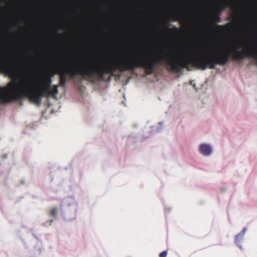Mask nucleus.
Returning a JSON list of instances; mask_svg holds the SVG:
<instances>
[{
    "instance_id": "nucleus-1",
    "label": "nucleus",
    "mask_w": 257,
    "mask_h": 257,
    "mask_svg": "<svg viewBox=\"0 0 257 257\" xmlns=\"http://www.w3.org/2000/svg\"><path fill=\"white\" fill-rule=\"evenodd\" d=\"M44 96L41 90H38L31 81L26 80L19 85L13 93V99L21 105L24 99H28L39 106Z\"/></svg>"
},
{
    "instance_id": "nucleus-2",
    "label": "nucleus",
    "mask_w": 257,
    "mask_h": 257,
    "mask_svg": "<svg viewBox=\"0 0 257 257\" xmlns=\"http://www.w3.org/2000/svg\"><path fill=\"white\" fill-rule=\"evenodd\" d=\"M77 205L74 198L69 196L64 198L61 202L60 210L61 216L65 221H71L76 216Z\"/></svg>"
},
{
    "instance_id": "nucleus-3",
    "label": "nucleus",
    "mask_w": 257,
    "mask_h": 257,
    "mask_svg": "<svg viewBox=\"0 0 257 257\" xmlns=\"http://www.w3.org/2000/svg\"><path fill=\"white\" fill-rule=\"evenodd\" d=\"M52 75L51 73H47L45 74L41 80V87L42 89L46 90V97H47V101H48V106L51 104L48 102L49 98L52 97L55 99H57V95L58 93V87L56 85H52Z\"/></svg>"
},
{
    "instance_id": "nucleus-4",
    "label": "nucleus",
    "mask_w": 257,
    "mask_h": 257,
    "mask_svg": "<svg viewBox=\"0 0 257 257\" xmlns=\"http://www.w3.org/2000/svg\"><path fill=\"white\" fill-rule=\"evenodd\" d=\"M198 151L204 156H209L212 153L213 148L210 144L202 143L200 145Z\"/></svg>"
},
{
    "instance_id": "nucleus-5",
    "label": "nucleus",
    "mask_w": 257,
    "mask_h": 257,
    "mask_svg": "<svg viewBox=\"0 0 257 257\" xmlns=\"http://www.w3.org/2000/svg\"><path fill=\"white\" fill-rule=\"evenodd\" d=\"M231 5V0H222L216 6L214 9L215 14L220 15L226 7L230 6Z\"/></svg>"
},
{
    "instance_id": "nucleus-6",
    "label": "nucleus",
    "mask_w": 257,
    "mask_h": 257,
    "mask_svg": "<svg viewBox=\"0 0 257 257\" xmlns=\"http://www.w3.org/2000/svg\"><path fill=\"white\" fill-rule=\"evenodd\" d=\"M246 230L247 228L244 227L235 237V243L241 250H242V246L241 245L240 241L243 239Z\"/></svg>"
},
{
    "instance_id": "nucleus-7",
    "label": "nucleus",
    "mask_w": 257,
    "mask_h": 257,
    "mask_svg": "<svg viewBox=\"0 0 257 257\" xmlns=\"http://www.w3.org/2000/svg\"><path fill=\"white\" fill-rule=\"evenodd\" d=\"M162 122H160L158 125L156 126H152L151 127V134L159 133L161 131L162 128Z\"/></svg>"
},
{
    "instance_id": "nucleus-8",
    "label": "nucleus",
    "mask_w": 257,
    "mask_h": 257,
    "mask_svg": "<svg viewBox=\"0 0 257 257\" xmlns=\"http://www.w3.org/2000/svg\"><path fill=\"white\" fill-rule=\"evenodd\" d=\"M58 213V208L57 207H54L49 211V214L50 216L56 219L57 218Z\"/></svg>"
},
{
    "instance_id": "nucleus-9",
    "label": "nucleus",
    "mask_w": 257,
    "mask_h": 257,
    "mask_svg": "<svg viewBox=\"0 0 257 257\" xmlns=\"http://www.w3.org/2000/svg\"><path fill=\"white\" fill-rule=\"evenodd\" d=\"M183 52V50L182 49H174L172 51H168L167 52V55H177V54L179 53H182Z\"/></svg>"
},
{
    "instance_id": "nucleus-10",
    "label": "nucleus",
    "mask_w": 257,
    "mask_h": 257,
    "mask_svg": "<svg viewBox=\"0 0 257 257\" xmlns=\"http://www.w3.org/2000/svg\"><path fill=\"white\" fill-rule=\"evenodd\" d=\"M189 84L190 85H191L194 89L195 90L196 92H197L198 91V88L196 87V84L194 82V80H190L189 83L188 84L187 82H185L183 83V87H186L187 85Z\"/></svg>"
},
{
    "instance_id": "nucleus-11",
    "label": "nucleus",
    "mask_w": 257,
    "mask_h": 257,
    "mask_svg": "<svg viewBox=\"0 0 257 257\" xmlns=\"http://www.w3.org/2000/svg\"><path fill=\"white\" fill-rule=\"evenodd\" d=\"M167 64H190V63H167ZM191 64H215L214 63H192Z\"/></svg>"
},
{
    "instance_id": "nucleus-12",
    "label": "nucleus",
    "mask_w": 257,
    "mask_h": 257,
    "mask_svg": "<svg viewBox=\"0 0 257 257\" xmlns=\"http://www.w3.org/2000/svg\"><path fill=\"white\" fill-rule=\"evenodd\" d=\"M247 70L254 71L255 73H257V65H246Z\"/></svg>"
},
{
    "instance_id": "nucleus-13",
    "label": "nucleus",
    "mask_w": 257,
    "mask_h": 257,
    "mask_svg": "<svg viewBox=\"0 0 257 257\" xmlns=\"http://www.w3.org/2000/svg\"><path fill=\"white\" fill-rule=\"evenodd\" d=\"M220 15L215 14L214 17V22L215 23H219L220 22Z\"/></svg>"
},
{
    "instance_id": "nucleus-14",
    "label": "nucleus",
    "mask_w": 257,
    "mask_h": 257,
    "mask_svg": "<svg viewBox=\"0 0 257 257\" xmlns=\"http://www.w3.org/2000/svg\"><path fill=\"white\" fill-rule=\"evenodd\" d=\"M172 17L174 18V21H177L181 18V15L178 13H176L172 15Z\"/></svg>"
},
{
    "instance_id": "nucleus-15",
    "label": "nucleus",
    "mask_w": 257,
    "mask_h": 257,
    "mask_svg": "<svg viewBox=\"0 0 257 257\" xmlns=\"http://www.w3.org/2000/svg\"><path fill=\"white\" fill-rule=\"evenodd\" d=\"M37 125V122L36 121L33 122L31 124L28 125V128H34Z\"/></svg>"
},
{
    "instance_id": "nucleus-16",
    "label": "nucleus",
    "mask_w": 257,
    "mask_h": 257,
    "mask_svg": "<svg viewBox=\"0 0 257 257\" xmlns=\"http://www.w3.org/2000/svg\"><path fill=\"white\" fill-rule=\"evenodd\" d=\"M167 254V250H164L159 254V257H166Z\"/></svg>"
},
{
    "instance_id": "nucleus-17",
    "label": "nucleus",
    "mask_w": 257,
    "mask_h": 257,
    "mask_svg": "<svg viewBox=\"0 0 257 257\" xmlns=\"http://www.w3.org/2000/svg\"><path fill=\"white\" fill-rule=\"evenodd\" d=\"M174 94L176 96H179L180 95V90L179 88H176L175 91L174 92Z\"/></svg>"
},
{
    "instance_id": "nucleus-18",
    "label": "nucleus",
    "mask_w": 257,
    "mask_h": 257,
    "mask_svg": "<svg viewBox=\"0 0 257 257\" xmlns=\"http://www.w3.org/2000/svg\"><path fill=\"white\" fill-rule=\"evenodd\" d=\"M53 222V219H51L49 221H48L46 222L44 224H43L44 225H51V223Z\"/></svg>"
},
{
    "instance_id": "nucleus-19",
    "label": "nucleus",
    "mask_w": 257,
    "mask_h": 257,
    "mask_svg": "<svg viewBox=\"0 0 257 257\" xmlns=\"http://www.w3.org/2000/svg\"><path fill=\"white\" fill-rule=\"evenodd\" d=\"M159 53L162 55H164V54H165V51H164V50L162 48H160L159 50Z\"/></svg>"
},
{
    "instance_id": "nucleus-20",
    "label": "nucleus",
    "mask_w": 257,
    "mask_h": 257,
    "mask_svg": "<svg viewBox=\"0 0 257 257\" xmlns=\"http://www.w3.org/2000/svg\"><path fill=\"white\" fill-rule=\"evenodd\" d=\"M217 28L218 29H219V30H221V29H225V26H219V25H217Z\"/></svg>"
},
{
    "instance_id": "nucleus-21",
    "label": "nucleus",
    "mask_w": 257,
    "mask_h": 257,
    "mask_svg": "<svg viewBox=\"0 0 257 257\" xmlns=\"http://www.w3.org/2000/svg\"><path fill=\"white\" fill-rule=\"evenodd\" d=\"M165 212H166L167 211L169 212H170V211H171V208H169H169H165Z\"/></svg>"
},
{
    "instance_id": "nucleus-22",
    "label": "nucleus",
    "mask_w": 257,
    "mask_h": 257,
    "mask_svg": "<svg viewBox=\"0 0 257 257\" xmlns=\"http://www.w3.org/2000/svg\"><path fill=\"white\" fill-rule=\"evenodd\" d=\"M173 30H174V31L175 32H179V29L177 28H176V27H175L174 28Z\"/></svg>"
},
{
    "instance_id": "nucleus-23",
    "label": "nucleus",
    "mask_w": 257,
    "mask_h": 257,
    "mask_svg": "<svg viewBox=\"0 0 257 257\" xmlns=\"http://www.w3.org/2000/svg\"><path fill=\"white\" fill-rule=\"evenodd\" d=\"M3 100L2 98V96L0 95V104L3 103Z\"/></svg>"
},
{
    "instance_id": "nucleus-24",
    "label": "nucleus",
    "mask_w": 257,
    "mask_h": 257,
    "mask_svg": "<svg viewBox=\"0 0 257 257\" xmlns=\"http://www.w3.org/2000/svg\"><path fill=\"white\" fill-rule=\"evenodd\" d=\"M87 100H87V98H86V99H85L84 100H82V102H83L84 104H85V103H86V102H85V101H87Z\"/></svg>"
},
{
    "instance_id": "nucleus-25",
    "label": "nucleus",
    "mask_w": 257,
    "mask_h": 257,
    "mask_svg": "<svg viewBox=\"0 0 257 257\" xmlns=\"http://www.w3.org/2000/svg\"><path fill=\"white\" fill-rule=\"evenodd\" d=\"M32 235H33V236L35 238H36V239H38V237H37V236L35 235V234L33 233V234H32Z\"/></svg>"
},
{
    "instance_id": "nucleus-26",
    "label": "nucleus",
    "mask_w": 257,
    "mask_h": 257,
    "mask_svg": "<svg viewBox=\"0 0 257 257\" xmlns=\"http://www.w3.org/2000/svg\"><path fill=\"white\" fill-rule=\"evenodd\" d=\"M7 154L4 155V156H3V158L5 159L7 158Z\"/></svg>"
},
{
    "instance_id": "nucleus-27",
    "label": "nucleus",
    "mask_w": 257,
    "mask_h": 257,
    "mask_svg": "<svg viewBox=\"0 0 257 257\" xmlns=\"http://www.w3.org/2000/svg\"><path fill=\"white\" fill-rule=\"evenodd\" d=\"M11 69H12L13 70H16L17 69L15 68H11Z\"/></svg>"
},
{
    "instance_id": "nucleus-28",
    "label": "nucleus",
    "mask_w": 257,
    "mask_h": 257,
    "mask_svg": "<svg viewBox=\"0 0 257 257\" xmlns=\"http://www.w3.org/2000/svg\"><path fill=\"white\" fill-rule=\"evenodd\" d=\"M208 80H209V79H208H208H206V81H205V83H207Z\"/></svg>"
},
{
    "instance_id": "nucleus-29",
    "label": "nucleus",
    "mask_w": 257,
    "mask_h": 257,
    "mask_svg": "<svg viewBox=\"0 0 257 257\" xmlns=\"http://www.w3.org/2000/svg\"><path fill=\"white\" fill-rule=\"evenodd\" d=\"M205 84L202 85V87H203Z\"/></svg>"
}]
</instances>
